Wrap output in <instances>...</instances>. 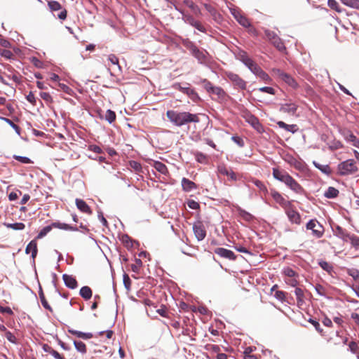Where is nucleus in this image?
<instances>
[{"instance_id":"f3484780","label":"nucleus","mask_w":359,"mask_h":359,"mask_svg":"<svg viewBox=\"0 0 359 359\" xmlns=\"http://www.w3.org/2000/svg\"><path fill=\"white\" fill-rule=\"evenodd\" d=\"M285 210L290 222L295 224H299L300 222L299 213L291 208V205L289 207L285 208Z\"/></svg>"},{"instance_id":"7c9ffc66","label":"nucleus","mask_w":359,"mask_h":359,"mask_svg":"<svg viewBox=\"0 0 359 359\" xmlns=\"http://www.w3.org/2000/svg\"><path fill=\"white\" fill-rule=\"evenodd\" d=\"M316 168H318L323 174L327 177H330L332 172V170L329 165H323L316 163Z\"/></svg>"},{"instance_id":"f8f14e48","label":"nucleus","mask_w":359,"mask_h":359,"mask_svg":"<svg viewBox=\"0 0 359 359\" xmlns=\"http://www.w3.org/2000/svg\"><path fill=\"white\" fill-rule=\"evenodd\" d=\"M187 86H182L180 83H175L173 88L180 92L187 94L191 100H195L198 98L197 93L193 89L189 87V84H187Z\"/></svg>"},{"instance_id":"cd10ccee","label":"nucleus","mask_w":359,"mask_h":359,"mask_svg":"<svg viewBox=\"0 0 359 359\" xmlns=\"http://www.w3.org/2000/svg\"><path fill=\"white\" fill-rule=\"evenodd\" d=\"M237 58L242 62L246 67L250 65V62L253 60L247 54L245 51L240 50L236 55Z\"/></svg>"},{"instance_id":"2f4dec72","label":"nucleus","mask_w":359,"mask_h":359,"mask_svg":"<svg viewBox=\"0 0 359 359\" xmlns=\"http://www.w3.org/2000/svg\"><path fill=\"white\" fill-rule=\"evenodd\" d=\"M153 167L158 171L160 173L163 175H167L168 173V168L166 165L160 162V161H154L153 164Z\"/></svg>"},{"instance_id":"3c124183","label":"nucleus","mask_w":359,"mask_h":359,"mask_svg":"<svg viewBox=\"0 0 359 359\" xmlns=\"http://www.w3.org/2000/svg\"><path fill=\"white\" fill-rule=\"evenodd\" d=\"M239 215L246 221H250L253 219V216L244 210H240Z\"/></svg>"},{"instance_id":"052dcab7","label":"nucleus","mask_w":359,"mask_h":359,"mask_svg":"<svg viewBox=\"0 0 359 359\" xmlns=\"http://www.w3.org/2000/svg\"><path fill=\"white\" fill-rule=\"evenodd\" d=\"M259 91L262 92V93H269L271 95L275 94V90L273 88L268 87V86L259 88Z\"/></svg>"},{"instance_id":"e433bc0d","label":"nucleus","mask_w":359,"mask_h":359,"mask_svg":"<svg viewBox=\"0 0 359 359\" xmlns=\"http://www.w3.org/2000/svg\"><path fill=\"white\" fill-rule=\"evenodd\" d=\"M74 345L78 352L85 354L87 352L86 344L81 341H74Z\"/></svg>"},{"instance_id":"423d86ee","label":"nucleus","mask_w":359,"mask_h":359,"mask_svg":"<svg viewBox=\"0 0 359 359\" xmlns=\"http://www.w3.org/2000/svg\"><path fill=\"white\" fill-rule=\"evenodd\" d=\"M226 77L232 83L233 88L238 90H245L247 82L244 81L238 74L231 72H226Z\"/></svg>"},{"instance_id":"69168bd1","label":"nucleus","mask_w":359,"mask_h":359,"mask_svg":"<svg viewBox=\"0 0 359 359\" xmlns=\"http://www.w3.org/2000/svg\"><path fill=\"white\" fill-rule=\"evenodd\" d=\"M135 261H136V264H133L131 266V269L134 272H138L140 266L142 264V261L140 259H136Z\"/></svg>"},{"instance_id":"c03bdc74","label":"nucleus","mask_w":359,"mask_h":359,"mask_svg":"<svg viewBox=\"0 0 359 359\" xmlns=\"http://www.w3.org/2000/svg\"><path fill=\"white\" fill-rule=\"evenodd\" d=\"M351 244V245L357 250H359V237L357 236L352 234V236H350V239L348 240Z\"/></svg>"},{"instance_id":"a211bd4d","label":"nucleus","mask_w":359,"mask_h":359,"mask_svg":"<svg viewBox=\"0 0 359 359\" xmlns=\"http://www.w3.org/2000/svg\"><path fill=\"white\" fill-rule=\"evenodd\" d=\"M62 279L64 280L65 285L72 289H76L78 287V283L74 277L68 274H63Z\"/></svg>"},{"instance_id":"4be33fe9","label":"nucleus","mask_w":359,"mask_h":359,"mask_svg":"<svg viewBox=\"0 0 359 359\" xmlns=\"http://www.w3.org/2000/svg\"><path fill=\"white\" fill-rule=\"evenodd\" d=\"M77 208L82 212L87 213L88 215L92 214V211L89 205L82 199L76 198L75 201Z\"/></svg>"},{"instance_id":"338daca9","label":"nucleus","mask_w":359,"mask_h":359,"mask_svg":"<svg viewBox=\"0 0 359 359\" xmlns=\"http://www.w3.org/2000/svg\"><path fill=\"white\" fill-rule=\"evenodd\" d=\"M348 274L355 280H359V271L355 269L348 271Z\"/></svg>"},{"instance_id":"c9c22d12","label":"nucleus","mask_w":359,"mask_h":359,"mask_svg":"<svg viewBox=\"0 0 359 359\" xmlns=\"http://www.w3.org/2000/svg\"><path fill=\"white\" fill-rule=\"evenodd\" d=\"M247 67L257 76L262 70V69L254 60H252L250 62V65H248Z\"/></svg>"},{"instance_id":"37998d69","label":"nucleus","mask_w":359,"mask_h":359,"mask_svg":"<svg viewBox=\"0 0 359 359\" xmlns=\"http://www.w3.org/2000/svg\"><path fill=\"white\" fill-rule=\"evenodd\" d=\"M6 226L8 228L14 229V230H22L25 229V225L22 222H16L12 224H6Z\"/></svg>"},{"instance_id":"7ed1b4c3","label":"nucleus","mask_w":359,"mask_h":359,"mask_svg":"<svg viewBox=\"0 0 359 359\" xmlns=\"http://www.w3.org/2000/svg\"><path fill=\"white\" fill-rule=\"evenodd\" d=\"M201 83L205 90L212 95L213 100L218 102H224L227 100L229 96L222 88L214 86L206 79H202Z\"/></svg>"},{"instance_id":"5701e85b","label":"nucleus","mask_w":359,"mask_h":359,"mask_svg":"<svg viewBox=\"0 0 359 359\" xmlns=\"http://www.w3.org/2000/svg\"><path fill=\"white\" fill-rule=\"evenodd\" d=\"M68 332L77 337L78 338H81L85 340L90 339L93 337V334L91 332H83L72 328H69Z\"/></svg>"},{"instance_id":"6e6552de","label":"nucleus","mask_w":359,"mask_h":359,"mask_svg":"<svg viewBox=\"0 0 359 359\" xmlns=\"http://www.w3.org/2000/svg\"><path fill=\"white\" fill-rule=\"evenodd\" d=\"M272 71L276 76H277L291 88H296L298 86L297 82L291 75L283 72L280 69H273Z\"/></svg>"},{"instance_id":"8fccbe9b","label":"nucleus","mask_w":359,"mask_h":359,"mask_svg":"<svg viewBox=\"0 0 359 359\" xmlns=\"http://www.w3.org/2000/svg\"><path fill=\"white\" fill-rule=\"evenodd\" d=\"M0 55L8 60L13 58V53L7 49H1Z\"/></svg>"},{"instance_id":"412c9836","label":"nucleus","mask_w":359,"mask_h":359,"mask_svg":"<svg viewBox=\"0 0 359 359\" xmlns=\"http://www.w3.org/2000/svg\"><path fill=\"white\" fill-rule=\"evenodd\" d=\"M246 121L250 124L255 130L257 131H260L262 128V125L259 123V119L251 114H248L245 116Z\"/></svg>"},{"instance_id":"39448f33","label":"nucleus","mask_w":359,"mask_h":359,"mask_svg":"<svg viewBox=\"0 0 359 359\" xmlns=\"http://www.w3.org/2000/svg\"><path fill=\"white\" fill-rule=\"evenodd\" d=\"M283 159L285 162L293 166L295 169L302 172H306L308 170L306 165L301 159L297 158L290 154H286L283 156Z\"/></svg>"},{"instance_id":"9b49d317","label":"nucleus","mask_w":359,"mask_h":359,"mask_svg":"<svg viewBox=\"0 0 359 359\" xmlns=\"http://www.w3.org/2000/svg\"><path fill=\"white\" fill-rule=\"evenodd\" d=\"M182 19L185 23L195 27L198 31L203 33L206 32L205 27L199 21L196 20L191 15L184 14V17H182Z\"/></svg>"},{"instance_id":"4468645a","label":"nucleus","mask_w":359,"mask_h":359,"mask_svg":"<svg viewBox=\"0 0 359 359\" xmlns=\"http://www.w3.org/2000/svg\"><path fill=\"white\" fill-rule=\"evenodd\" d=\"M214 252L219 257L229 260H235L236 258L233 251L224 248H217L215 249Z\"/></svg>"},{"instance_id":"6ab92c4d","label":"nucleus","mask_w":359,"mask_h":359,"mask_svg":"<svg viewBox=\"0 0 359 359\" xmlns=\"http://www.w3.org/2000/svg\"><path fill=\"white\" fill-rule=\"evenodd\" d=\"M297 109V105L292 102H286L282 104L280 106V111L289 114L290 115L295 114Z\"/></svg>"},{"instance_id":"393cba45","label":"nucleus","mask_w":359,"mask_h":359,"mask_svg":"<svg viewBox=\"0 0 359 359\" xmlns=\"http://www.w3.org/2000/svg\"><path fill=\"white\" fill-rule=\"evenodd\" d=\"M182 187L184 191L189 192L197 188L196 184L185 177L182 180Z\"/></svg>"},{"instance_id":"ddd939ff","label":"nucleus","mask_w":359,"mask_h":359,"mask_svg":"<svg viewBox=\"0 0 359 359\" xmlns=\"http://www.w3.org/2000/svg\"><path fill=\"white\" fill-rule=\"evenodd\" d=\"M191 55L198 60L200 64L207 65L209 62L208 53L206 50H200L197 48Z\"/></svg>"},{"instance_id":"864d4df0","label":"nucleus","mask_w":359,"mask_h":359,"mask_svg":"<svg viewBox=\"0 0 359 359\" xmlns=\"http://www.w3.org/2000/svg\"><path fill=\"white\" fill-rule=\"evenodd\" d=\"M6 339L13 344H17V339L15 336L10 331H6L5 333Z\"/></svg>"},{"instance_id":"49530a36","label":"nucleus","mask_w":359,"mask_h":359,"mask_svg":"<svg viewBox=\"0 0 359 359\" xmlns=\"http://www.w3.org/2000/svg\"><path fill=\"white\" fill-rule=\"evenodd\" d=\"M13 158L24 164H29L32 163L31 159L26 156L14 155Z\"/></svg>"},{"instance_id":"4d7b16f0","label":"nucleus","mask_w":359,"mask_h":359,"mask_svg":"<svg viewBox=\"0 0 359 359\" xmlns=\"http://www.w3.org/2000/svg\"><path fill=\"white\" fill-rule=\"evenodd\" d=\"M348 349L353 353H357L359 346L355 341H351L348 344Z\"/></svg>"},{"instance_id":"c85d7f7f","label":"nucleus","mask_w":359,"mask_h":359,"mask_svg":"<svg viewBox=\"0 0 359 359\" xmlns=\"http://www.w3.org/2000/svg\"><path fill=\"white\" fill-rule=\"evenodd\" d=\"M184 4L191 10V11L193 12V13L194 15H201V11L200 8L196 4H195L192 1L185 0V1H184Z\"/></svg>"},{"instance_id":"bf43d9fd","label":"nucleus","mask_w":359,"mask_h":359,"mask_svg":"<svg viewBox=\"0 0 359 359\" xmlns=\"http://www.w3.org/2000/svg\"><path fill=\"white\" fill-rule=\"evenodd\" d=\"M130 167L134 169L135 171H140L142 170V165L140 163L135 161H130Z\"/></svg>"},{"instance_id":"2eb2a0df","label":"nucleus","mask_w":359,"mask_h":359,"mask_svg":"<svg viewBox=\"0 0 359 359\" xmlns=\"http://www.w3.org/2000/svg\"><path fill=\"white\" fill-rule=\"evenodd\" d=\"M193 231L198 241H202L205 238L206 231L201 222H197L194 224Z\"/></svg>"},{"instance_id":"de8ad7c7","label":"nucleus","mask_w":359,"mask_h":359,"mask_svg":"<svg viewBox=\"0 0 359 359\" xmlns=\"http://www.w3.org/2000/svg\"><path fill=\"white\" fill-rule=\"evenodd\" d=\"M257 77L266 83H270L271 81V77L264 70H262V72H259V74L257 75Z\"/></svg>"},{"instance_id":"f704fd0d","label":"nucleus","mask_w":359,"mask_h":359,"mask_svg":"<svg viewBox=\"0 0 359 359\" xmlns=\"http://www.w3.org/2000/svg\"><path fill=\"white\" fill-rule=\"evenodd\" d=\"M182 45L188 49L191 54L198 48L194 42L190 41L189 39H184L182 41Z\"/></svg>"},{"instance_id":"09e8293b","label":"nucleus","mask_w":359,"mask_h":359,"mask_svg":"<svg viewBox=\"0 0 359 359\" xmlns=\"http://www.w3.org/2000/svg\"><path fill=\"white\" fill-rule=\"evenodd\" d=\"M277 124L280 128H284L287 131H293V129L296 127L295 125H287L283 121H278Z\"/></svg>"},{"instance_id":"58836bf2","label":"nucleus","mask_w":359,"mask_h":359,"mask_svg":"<svg viewBox=\"0 0 359 359\" xmlns=\"http://www.w3.org/2000/svg\"><path fill=\"white\" fill-rule=\"evenodd\" d=\"M346 6L359 10V0H341Z\"/></svg>"},{"instance_id":"a19ab883","label":"nucleus","mask_w":359,"mask_h":359,"mask_svg":"<svg viewBox=\"0 0 359 359\" xmlns=\"http://www.w3.org/2000/svg\"><path fill=\"white\" fill-rule=\"evenodd\" d=\"M53 226L52 225H48L45 227H43L40 232L38 233L36 236V239H41L43 238L45 236H46L52 229Z\"/></svg>"},{"instance_id":"0e129e2a","label":"nucleus","mask_w":359,"mask_h":359,"mask_svg":"<svg viewBox=\"0 0 359 359\" xmlns=\"http://www.w3.org/2000/svg\"><path fill=\"white\" fill-rule=\"evenodd\" d=\"M40 97L47 102H52V97L48 93L46 92H41Z\"/></svg>"},{"instance_id":"e2e57ef3","label":"nucleus","mask_w":359,"mask_h":359,"mask_svg":"<svg viewBox=\"0 0 359 359\" xmlns=\"http://www.w3.org/2000/svg\"><path fill=\"white\" fill-rule=\"evenodd\" d=\"M187 205L189 208L192 209V210H197L199 208V204L198 202L194 201V200H190L187 202Z\"/></svg>"},{"instance_id":"ea45409f","label":"nucleus","mask_w":359,"mask_h":359,"mask_svg":"<svg viewBox=\"0 0 359 359\" xmlns=\"http://www.w3.org/2000/svg\"><path fill=\"white\" fill-rule=\"evenodd\" d=\"M104 118L106 121H107L109 123H113L116 119V114L114 111L111 109H108L106 111Z\"/></svg>"},{"instance_id":"c756f323","label":"nucleus","mask_w":359,"mask_h":359,"mask_svg":"<svg viewBox=\"0 0 359 359\" xmlns=\"http://www.w3.org/2000/svg\"><path fill=\"white\" fill-rule=\"evenodd\" d=\"M339 190L333 187H330L324 193V196L327 198H335L339 195Z\"/></svg>"},{"instance_id":"79ce46f5","label":"nucleus","mask_w":359,"mask_h":359,"mask_svg":"<svg viewBox=\"0 0 359 359\" xmlns=\"http://www.w3.org/2000/svg\"><path fill=\"white\" fill-rule=\"evenodd\" d=\"M327 4L331 9L334 10L338 13L341 12L339 3L336 0H328Z\"/></svg>"},{"instance_id":"20e7f679","label":"nucleus","mask_w":359,"mask_h":359,"mask_svg":"<svg viewBox=\"0 0 359 359\" xmlns=\"http://www.w3.org/2000/svg\"><path fill=\"white\" fill-rule=\"evenodd\" d=\"M357 165L353 159H348L341 162L338 165V171L341 175H348L356 172Z\"/></svg>"},{"instance_id":"72a5a7b5","label":"nucleus","mask_w":359,"mask_h":359,"mask_svg":"<svg viewBox=\"0 0 359 359\" xmlns=\"http://www.w3.org/2000/svg\"><path fill=\"white\" fill-rule=\"evenodd\" d=\"M318 264L324 271L327 272L328 274L332 275L334 272L333 266L332 264L323 260H320L318 262Z\"/></svg>"},{"instance_id":"bb28decb","label":"nucleus","mask_w":359,"mask_h":359,"mask_svg":"<svg viewBox=\"0 0 359 359\" xmlns=\"http://www.w3.org/2000/svg\"><path fill=\"white\" fill-rule=\"evenodd\" d=\"M51 225L54 228H57V229L66 230V231H76L78 230L76 226H72L67 224L62 223V222H53L51 224Z\"/></svg>"},{"instance_id":"473e14b6","label":"nucleus","mask_w":359,"mask_h":359,"mask_svg":"<svg viewBox=\"0 0 359 359\" xmlns=\"http://www.w3.org/2000/svg\"><path fill=\"white\" fill-rule=\"evenodd\" d=\"M79 294L84 299L88 300L91 298L93 292L88 286H83L81 288Z\"/></svg>"},{"instance_id":"9d476101","label":"nucleus","mask_w":359,"mask_h":359,"mask_svg":"<svg viewBox=\"0 0 359 359\" xmlns=\"http://www.w3.org/2000/svg\"><path fill=\"white\" fill-rule=\"evenodd\" d=\"M48 6L50 10L53 12L60 11V13L57 14V18L60 20H64L67 18V10L63 8L59 2L56 1H49L48 2Z\"/></svg>"},{"instance_id":"a878e982","label":"nucleus","mask_w":359,"mask_h":359,"mask_svg":"<svg viewBox=\"0 0 359 359\" xmlns=\"http://www.w3.org/2000/svg\"><path fill=\"white\" fill-rule=\"evenodd\" d=\"M336 235L342 239L344 241L347 242L350 239V236H352V234L348 233L345 229H342L340 226H337L335 230Z\"/></svg>"},{"instance_id":"6e6d98bb","label":"nucleus","mask_w":359,"mask_h":359,"mask_svg":"<svg viewBox=\"0 0 359 359\" xmlns=\"http://www.w3.org/2000/svg\"><path fill=\"white\" fill-rule=\"evenodd\" d=\"M283 273L286 276H287L289 278H291L294 276L295 271L290 267H286V268H284V269H283Z\"/></svg>"},{"instance_id":"774afa93","label":"nucleus","mask_w":359,"mask_h":359,"mask_svg":"<svg viewBox=\"0 0 359 359\" xmlns=\"http://www.w3.org/2000/svg\"><path fill=\"white\" fill-rule=\"evenodd\" d=\"M205 8L214 18H216L217 13L212 6L209 4H205Z\"/></svg>"},{"instance_id":"f03ea898","label":"nucleus","mask_w":359,"mask_h":359,"mask_svg":"<svg viewBox=\"0 0 359 359\" xmlns=\"http://www.w3.org/2000/svg\"><path fill=\"white\" fill-rule=\"evenodd\" d=\"M273 177L284 183L288 188L296 194H303L304 189L302 186L285 170H280L278 168H273Z\"/></svg>"},{"instance_id":"603ef678","label":"nucleus","mask_w":359,"mask_h":359,"mask_svg":"<svg viewBox=\"0 0 359 359\" xmlns=\"http://www.w3.org/2000/svg\"><path fill=\"white\" fill-rule=\"evenodd\" d=\"M196 160L201 163H205L207 161V157L205 154L201 152H197L195 154Z\"/></svg>"},{"instance_id":"1a4fd4ad","label":"nucleus","mask_w":359,"mask_h":359,"mask_svg":"<svg viewBox=\"0 0 359 359\" xmlns=\"http://www.w3.org/2000/svg\"><path fill=\"white\" fill-rule=\"evenodd\" d=\"M231 14L236 20V21L244 27H250V22L249 20L242 14L241 11L236 8H230Z\"/></svg>"},{"instance_id":"0eeeda50","label":"nucleus","mask_w":359,"mask_h":359,"mask_svg":"<svg viewBox=\"0 0 359 359\" xmlns=\"http://www.w3.org/2000/svg\"><path fill=\"white\" fill-rule=\"evenodd\" d=\"M264 34L266 39L278 50L283 51L285 47L281 39L273 31L265 29Z\"/></svg>"},{"instance_id":"b1692460","label":"nucleus","mask_w":359,"mask_h":359,"mask_svg":"<svg viewBox=\"0 0 359 359\" xmlns=\"http://www.w3.org/2000/svg\"><path fill=\"white\" fill-rule=\"evenodd\" d=\"M37 243L36 239L32 240L29 242V243L27 245L25 249L26 254L32 253V257L34 259L37 255Z\"/></svg>"},{"instance_id":"5fc2aeb1","label":"nucleus","mask_w":359,"mask_h":359,"mask_svg":"<svg viewBox=\"0 0 359 359\" xmlns=\"http://www.w3.org/2000/svg\"><path fill=\"white\" fill-rule=\"evenodd\" d=\"M108 60L113 65H116L118 66V68L119 70H121V66L118 64V57L114 55L111 54L108 56Z\"/></svg>"},{"instance_id":"aec40b11","label":"nucleus","mask_w":359,"mask_h":359,"mask_svg":"<svg viewBox=\"0 0 359 359\" xmlns=\"http://www.w3.org/2000/svg\"><path fill=\"white\" fill-rule=\"evenodd\" d=\"M218 172L221 175L229 177L233 181L237 180V177H236V173L231 169H229L225 165L218 166Z\"/></svg>"},{"instance_id":"dca6fc26","label":"nucleus","mask_w":359,"mask_h":359,"mask_svg":"<svg viewBox=\"0 0 359 359\" xmlns=\"http://www.w3.org/2000/svg\"><path fill=\"white\" fill-rule=\"evenodd\" d=\"M271 196L273 200L280 205L284 209L289 207L291 203L283 198V196L276 191H271Z\"/></svg>"},{"instance_id":"13d9d810","label":"nucleus","mask_w":359,"mask_h":359,"mask_svg":"<svg viewBox=\"0 0 359 359\" xmlns=\"http://www.w3.org/2000/svg\"><path fill=\"white\" fill-rule=\"evenodd\" d=\"M274 297L277 299H278L281 302H284L285 299V293L283 291L276 290V291H275Z\"/></svg>"},{"instance_id":"680f3d73","label":"nucleus","mask_w":359,"mask_h":359,"mask_svg":"<svg viewBox=\"0 0 359 359\" xmlns=\"http://www.w3.org/2000/svg\"><path fill=\"white\" fill-rule=\"evenodd\" d=\"M231 140L240 147H243L244 146V141L241 137L238 136H233Z\"/></svg>"},{"instance_id":"4c0bfd02","label":"nucleus","mask_w":359,"mask_h":359,"mask_svg":"<svg viewBox=\"0 0 359 359\" xmlns=\"http://www.w3.org/2000/svg\"><path fill=\"white\" fill-rule=\"evenodd\" d=\"M39 294V298H40V300H41V304L43 305V306L45 309L49 310L50 311H53L51 306L48 304L47 300L46 299V297L44 296V294H43L41 288L40 289Z\"/></svg>"},{"instance_id":"f257e3e1","label":"nucleus","mask_w":359,"mask_h":359,"mask_svg":"<svg viewBox=\"0 0 359 359\" xmlns=\"http://www.w3.org/2000/svg\"><path fill=\"white\" fill-rule=\"evenodd\" d=\"M166 116L170 122L179 127L190 123L199 122V118L197 114L188 111L168 110L166 112Z\"/></svg>"},{"instance_id":"a18cd8bd","label":"nucleus","mask_w":359,"mask_h":359,"mask_svg":"<svg viewBox=\"0 0 359 359\" xmlns=\"http://www.w3.org/2000/svg\"><path fill=\"white\" fill-rule=\"evenodd\" d=\"M324 233V227L318 222L316 221V237L320 238Z\"/></svg>"}]
</instances>
